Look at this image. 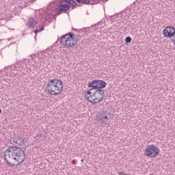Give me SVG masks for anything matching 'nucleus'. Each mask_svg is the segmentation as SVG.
I'll use <instances>...</instances> for the list:
<instances>
[{"mask_svg":"<svg viewBox=\"0 0 175 175\" xmlns=\"http://www.w3.org/2000/svg\"><path fill=\"white\" fill-rule=\"evenodd\" d=\"M16 144H18V146H24V139H21L18 141L16 140V142H15Z\"/></svg>","mask_w":175,"mask_h":175,"instance_id":"obj_14","label":"nucleus"},{"mask_svg":"<svg viewBox=\"0 0 175 175\" xmlns=\"http://www.w3.org/2000/svg\"><path fill=\"white\" fill-rule=\"evenodd\" d=\"M78 3H83V5H90L91 0H75Z\"/></svg>","mask_w":175,"mask_h":175,"instance_id":"obj_13","label":"nucleus"},{"mask_svg":"<svg viewBox=\"0 0 175 175\" xmlns=\"http://www.w3.org/2000/svg\"><path fill=\"white\" fill-rule=\"evenodd\" d=\"M96 83H97V79H95L89 82L88 85V88H92V91H94V90H96V84H97Z\"/></svg>","mask_w":175,"mask_h":175,"instance_id":"obj_11","label":"nucleus"},{"mask_svg":"<svg viewBox=\"0 0 175 175\" xmlns=\"http://www.w3.org/2000/svg\"><path fill=\"white\" fill-rule=\"evenodd\" d=\"M103 88H106V81L97 79L96 90H102Z\"/></svg>","mask_w":175,"mask_h":175,"instance_id":"obj_10","label":"nucleus"},{"mask_svg":"<svg viewBox=\"0 0 175 175\" xmlns=\"http://www.w3.org/2000/svg\"><path fill=\"white\" fill-rule=\"evenodd\" d=\"M1 113H2V109H1V108H0V114H1Z\"/></svg>","mask_w":175,"mask_h":175,"instance_id":"obj_22","label":"nucleus"},{"mask_svg":"<svg viewBox=\"0 0 175 175\" xmlns=\"http://www.w3.org/2000/svg\"><path fill=\"white\" fill-rule=\"evenodd\" d=\"M46 88L50 95H59L64 90V83L61 79H51Z\"/></svg>","mask_w":175,"mask_h":175,"instance_id":"obj_3","label":"nucleus"},{"mask_svg":"<svg viewBox=\"0 0 175 175\" xmlns=\"http://www.w3.org/2000/svg\"><path fill=\"white\" fill-rule=\"evenodd\" d=\"M94 94V96H96V99H97V102H101L103 98H105V92L102 90H97L93 92Z\"/></svg>","mask_w":175,"mask_h":175,"instance_id":"obj_9","label":"nucleus"},{"mask_svg":"<svg viewBox=\"0 0 175 175\" xmlns=\"http://www.w3.org/2000/svg\"><path fill=\"white\" fill-rule=\"evenodd\" d=\"M81 38V37L79 35L69 32L60 38V43L62 44V46H64L66 49H70V47L75 46L77 42L80 40Z\"/></svg>","mask_w":175,"mask_h":175,"instance_id":"obj_2","label":"nucleus"},{"mask_svg":"<svg viewBox=\"0 0 175 175\" xmlns=\"http://www.w3.org/2000/svg\"><path fill=\"white\" fill-rule=\"evenodd\" d=\"M109 114H110L109 111H101L96 115L97 122L102 124L103 125H106L107 121H109Z\"/></svg>","mask_w":175,"mask_h":175,"instance_id":"obj_5","label":"nucleus"},{"mask_svg":"<svg viewBox=\"0 0 175 175\" xmlns=\"http://www.w3.org/2000/svg\"><path fill=\"white\" fill-rule=\"evenodd\" d=\"M27 24L30 28H35V27H36V21H35V18H33V17H31L29 19V22L27 23Z\"/></svg>","mask_w":175,"mask_h":175,"instance_id":"obj_12","label":"nucleus"},{"mask_svg":"<svg viewBox=\"0 0 175 175\" xmlns=\"http://www.w3.org/2000/svg\"><path fill=\"white\" fill-rule=\"evenodd\" d=\"M21 139V137L20 136H16L14 139H13V143H16L17 142H18V140Z\"/></svg>","mask_w":175,"mask_h":175,"instance_id":"obj_18","label":"nucleus"},{"mask_svg":"<svg viewBox=\"0 0 175 175\" xmlns=\"http://www.w3.org/2000/svg\"><path fill=\"white\" fill-rule=\"evenodd\" d=\"M86 94L88 95H90L89 96L87 97V99L88 100V102H90V103H98V100L96 99V97L95 96V94H94V92H92V89H90L86 92Z\"/></svg>","mask_w":175,"mask_h":175,"instance_id":"obj_8","label":"nucleus"},{"mask_svg":"<svg viewBox=\"0 0 175 175\" xmlns=\"http://www.w3.org/2000/svg\"><path fill=\"white\" fill-rule=\"evenodd\" d=\"M64 2H66V3H70V2L71 1V0H64Z\"/></svg>","mask_w":175,"mask_h":175,"instance_id":"obj_19","label":"nucleus"},{"mask_svg":"<svg viewBox=\"0 0 175 175\" xmlns=\"http://www.w3.org/2000/svg\"><path fill=\"white\" fill-rule=\"evenodd\" d=\"M38 137H41V136L40 135H38Z\"/></svg>","mask_w":175,"mask_h":175,"instance_id":"obj_23","label":"nucleus"},{"mask_svg":"<svg viewBox=\"0 0 175 175\" xmlns=\"http://www.w3.org/2000/svg\"><path fill=\"white\" fill-rule=\"evenodd\" d=\"M58 8L56 14L57 16H59V14H62V13H66V12H68L69 9H70V5L69 4L66 3L64 4V1L60 0L58 3Z\"/></svg>","mask_w":175,"mask_h":175,"instance_id":"obj_6","label":"nucleus"},{"mask_svg":"<svg viewBox=\"0 0 175 175\" xmlns=\"http://www.w3.org/2000/svg\"><path fill=\"white\" fill-rule=\"evenodd\" d=\"M68 3L72 5V8H76V6H77V3H76L75 0H71V1Z\"/></svg>","mask_w":175,"mask_h":175,"instance_id":"obj_17","label":"nucleus"},{"mask_svg":"<svg viewBox=\"0 0 175 175\" xmlns=\"http://www.w3.org/2000/svg\"><path fill=\"white\" fill-rule=\"evenodd\" d=\"M145 155L149 158L158 157L159 155V148L154 144L148 145L145 149Z\"/></svg>","mask_w":175,"mask_h":175,"instance_id":"obj_4","label":"nucleus"},{"mask_svg":"<svg viewBox=\"0 0 175 175\" xmlns=\"http://www.w3.org/2000/svg\"><path fill=\"white\" fill-rule=\"evenodd\" d=\"M72 163H73V165H76V161L75 160H72Z\"/></svg>","mask_w":175,"mask_h":175,"instance_id":"obj_20","label":"nucleus"},{"mask_svg":"<svg viewBox=\"0 0 175 175\" xmlns=\"http://www.w3.org/2000/svg\"><path fill=\"white\" fill-rule=\"evenodd\" d=\"M44 28L43 27H40L39 29L37 28V29L34 31V32H35L36 34H37L38 32H42V31H44Z\"/></svg>","mask_w":175,"mask_h":175,"instance_id":"obj_15","label":"nucleus"},{"mask_svg":"<svg viewBox=\"0 0 175 175\" xmlns=\"http://www.w3.org/2000/svg\"><path fill=\"white\" fill-rule=\"evenodd\" d=\"M4 159L8 165L18 166L25 160V153L20 147L10 146L4 152Z\"/></svg>","mask_w":175,"mask_h":175,"instance_id":"obj_1","label":"nucleus"},{"mask_svg":"<svg viewBox=\"0 0 175 175\" xmlns=\"http://www.w3.org/2000/svg\"><path fill=\"white\" fill-rule=\"evenodd\" d=\"M131 42H132V38H131V36H127L125 38V43H131Z\"/></svg>","mask_w":175,"mask_h":175,"instance_id":"obj_16","label":"nucleus"},{"mask_svg":"<svg viewBox=\"0 0 175 175\" xmlns=\"http://www.w3.org/2000/svg\"><path fill=\"white\" fill-rule=\"evenodd\" d=\"M81 162H82V163L84 162V159H82L81 160Z\"/></svg>","mask_w":175,"mask_h":175,"instance_id":"obj_21","label":"nucleus"},{"mask_svg":"<svg viewBox=\"0 0 175 175\" xmlns=\"http://www.w3.org/2000/svg\"><path fill=\"white\" fill-rule=\"evenodd\" d=\"M164 38H173L175 35V29L172 26H167L163 31Z\"/></svg>","mask_w":175,"mask_h":175,"instance_id":"obj_7","label":"nucleus"}]
</instances>
